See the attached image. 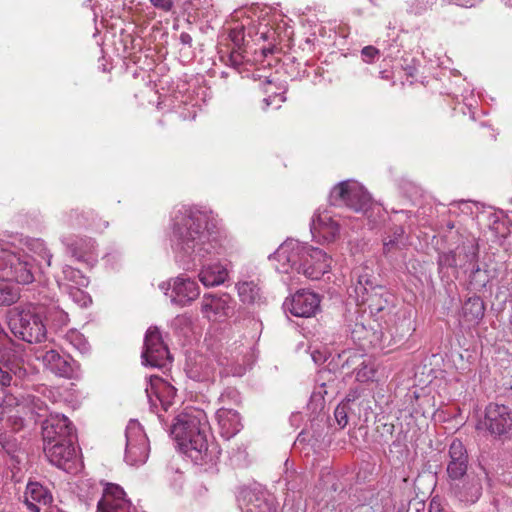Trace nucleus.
I'll list each match as a JSON object with an SVG mask.
<instances>
[{
    "label": "nucleus",
    "instance_id": "obj_1",
    "mask_svg": "<svg viewBox=\"0 0 512 512\" xmlns=\"http://www.w3.org/2000/svg\"><path fill=\"white\" fill-rule=\"evenodd\" d=\"M173 242L175 250L183 258L202 266L199 279L203 285L217 286L225 282L227 269L220 263H206L219 255L221 249L217 232L208 228L206 213L192 207L179 209L174 217Z\"/></svg>",
    "mask_w": 512,
    "mask_h": 512
},
{
    "label": "nucleus",
    "instance_id": "obj_2",
    "mask_svg": "<svg viewBox=\"0 0 512 512\" xmlns=\"http://www.w3.org/2000/svg\"><path fill=\"white\" fill-rule=\"evenodd\" d=\"M208 423L200 410L178 414L171 427V434L180 450L196 465L214 464L220 455L217 444L207 440Z\"/></svg>",
    "mask_w": 512,
    "mask_h": 512
},
{
    "label": "nucleus",
    "instance_id": "obj_3",
    "mask_svg": "<svg viewBox=\"0 0 512 512\" xmlns=\"http://www.w3.org/2000/svg\"><path fill=\"white\" fill-rule=\"evenodd\" d=\"M34 259L21 251L0 244V277L6 281L27 285L35 280Z\"/></svg>",
    "mask_w": 512,
    "mask_h": 512
},
{
    "label": "nucleus",
    "instance_id": "obj_4",
    "mask_svg": "<svg viewBox=\"0 0 512 512\" xmlns=\"http://www.w3.org/2000/svg\"><path fill=\"white\" fill-rule=\"evenodd\" d=\"M8 325L15 337L40 343L46 338V327L34 307H15L8 313Z\"/></svg>",
    "mask_w": 512,
    "mask_h": 512
},
{
    "label": "nucleus",
    "instance_id": "obj_5",
    "mask_svg": "<svg viewBox=\"0 0 512 512\" xmlns=\"http://www.w3.org/2000/svg\"><path fill=\"white\" fill-rule=\"evenodd\" d=\"M330 203L334 206H346L356 212H366L371 205L369 193L355 181H342L330 192Z\"/></svg>",
    "mask_w": 512,
    "mask_h": 512
},
{
    "label": "nucleus",
    "instance_id": "obj_6",
    "mask_svg": "<svg viewBox=\"0 0 512 512\" xmlns=\"http://www.w3.org/2000/svg\"><path fill=\"white\" fill-rule=\"evenodd\" d=\"M484 427L493 436L508 438L512 433V410L505 405L490 403L478 428Z\"/></svg>",
    "mask_w": 512,
    "mask_h": 512
},
{
    "label": "nucleus",
    "instance_id": "obj_7",
    "mask_svg": "<svg viewBox=\"0 0 512 512\" xmlns=\"http://www.w3.org/2000/svg\"><path fill=\"white\" fill-rule=\"evenodd\" d=\"M150 452L149 440L137 422H130L126 428L125 460L130 465L146 462Z\"/></svg>",
    "mask_w": 512,
    "mask_h": 512
},
{
    "label": "nucleus",
    "instance_id": "obj_8",
    "mask_svg": "<svg viewBox=\"0 0 512 512\" xmlns=\"http://www.w3.org/2000/svg\"><path fill=\"white\" fill-rule=\"evenodd\" d=\"M142 358L145 364L152 367H164L171 362L168 347L157 327H150L146 332Z\"/></svg>",
    "mask_w": 512,
    "mask_h": 512
},
{
    "label": "nucleus",
    "instance_id": "obj_9",
    "mask_svg": "<svg viewBox=\"0 0 512 512\" xmlns=\"http://www.w3.org/2000/svg\"><path fill=\"white\" fill-rule=\"evenodd\" d=\"M145 392L153 411L160 406L164 411L173 404L177 390L166 380L159 376H150Z\"/></svg>",
    "mask_w": 512,
    "mask_h": 512
},
{
    "label": "nucleus",
    "instance_id": "obj_10",
    "mask_svg": "<svg viewBox=\"0 0 512 512\" xmlns=\"http://www.w3.org/2000/svg\"><path fill=\"white\" fill-rule=\"evenodd\" d=\"M43 441H75L76 429L68 417L62 414H50L42 426Z\"/></svg>",
    "mask_w": 512,
    "mask_h": 512
},
{
    "label": "nucleus",
    "instance_id": "obj_11",
    "mask_svg": "<svg viewBox=\"0 0 512 512\" xmlns=\"http://www.w3.org/2000/svg\"><path fill=\"white\" fill-rule=\"evenodd\" d=\"M307 245L297 241H286L275 252V259L281 264L283 272L289 269L304 274Z\"/></svg>",
    "mask_w": 512,
    "mask_h": 512
},
{
    "label": "nucleus",
    "instance_id": "obj_12",
    "mask_svg": "<svg viewBox=\"0 0 512 512\" xmlns=\"http://www.w3.org/2000/svg\"><path fill=\"white\" fill-rule=\"evenodd\" d=\"M468 467L469 455L467 449L461 440L455 438L450 443L446 456L447 481L464 477L469 473Z\"/></svg>",
    "mask_w": 512,
    "mask_h": 512
},
{
    "label": "nucleus",
    "instance_id": "obj_13",
    "mask_svg": "<svg viewBox=\"0 0 512 512\" xmlns=\"http://www.w3.org/2000/svg\"><path fill=\"white\" fill-rule=\"evenodd\" d=\"M452 496L461 502L475 503L482 494L481 480L475 473H467L458 480L447 481Z\"/></svg>",
    "mask_w": 512,
    "mask_h": 512
},
{
    "label": "nucleus",
    "instance_id": "obj_14",
    "mask_svg": "<svg viewBox=\"0 0 512 512\" xmlns=\"http://www.w3.org/2000/svg\"><path fill=\"white\" fill-rule=\"evenodd\" d=\"M439 264L447 267H459L471 273H476L480 270L477 250L472 245H462L457 247L455 251L441 255L439 257Z\"/></svg>",
    "mask_w": 512,
    "mask_h": 512
},
{
    "label": "nucleus",
    "instance_id": "obj_15",
    "mask_svg": "<svg viewBox=\"0 0 512 512\" xmlns=\"http://www.w3.org/2000/svg\"><path fill=\"white\" fill-rule=\"evenodd\" d=\"M97 512H131V502L123 488L114 483H105Z\"/></svg>",
    "mask_w": 512,
    "mask_h": 512
},
{
    "label": "nucleus",
    "instance_id": "obj_16",
    "mask_svg": "<svg viewBox=\"0 0 512 512\" xmlns=\"http://www.w3.org/2000/svg\"><path fill=\"white\" fill-rule=\"evenodd\" d=\"M67 225L74 230H84L93 233H102L109 222L98 215L94 210H71L67 214Z\"/></svg>",
    "mask_w": 512,
    "mask_h": 512
},
{
    "label": "nucleus",
    "instance_id": "obj_17",
    "mask_svg": "<svg viewBox=\"0 0 512 512\" xmlns=\"http://www.w3.org/2000/svg\"><path fill=\"white\" fill-rule=\"evenodd\" d=\"M239 502L245 512H277L275 499L259 489H242Z\"/></svg>",
    "mask_w": 512,
    "mask_h": 512
},
{
    "label": "nucleus",
    "instance_id": "obj_18",
    "mask_svg": "<svg viewBox=\"0 0 512 512\" xmlns=\"http://www.w3.org/2000/svg\"><path fill=\"white\" fill-rule=\"evenodd\" d=\"M319 296L313 292L300 290L284 302V308L296 317H311L319 309Z\"/></svg>",
    "mask_w": 512,
    "mask_h": 512
},
{
    "label": "nucleus",
    "instance_id": "obj_19",
    "mask_svg": "<svg viewBox=\"0 0 512 512\" xmlns=\"http://www.w3.org/2000/svg\"><path fill=\"white\" fill-rule=\"evenodd\" d=\"M75 441H44V452L48 460L55 466L69 470L76 457Z\"/></svg>",
    "mask_w": 512,
    "mask_h": 512
},
{
    "label": "nucleus",
    "instance_id": "obj_20",
    "mask_svg": "<svg viewBox=\"0 0 512 512\" xmlns=\"http://www.w3.org/2000/svg\"><path fill=\"white\" fill-rule=\"evenodd\" d=\"M304 264V275L318 280L330 269L331 258L321 249L307 246Z\"/></svg>",
    "mask_w": 512,
    "mask_h": 512
},
{
    "label": "nucleus",
    "instance_id": "obj_21",
    "mask_svg": "<svg viewBox=\"0 0 512 512\" xmlns=\"http://www.w3.org/2000/svg\"><path fill=\"white\" fill-rule=\"evenodd\" d=\"M66 247L71 256L79 262L93 265L97 261V244L93 238H69Z\"/></svg>",
    "mask_w": 512,
    "mask_h": 512
},
{
    "label": "nucleus",
    "instance_id": "obj_22",
    "mask_svg": "<svg viewBox=\"0 0 512 512\" xmlns=\"http://www.w3.org/2000/svg\"><path fill=\"white\" fill-rule=\"evenodd\" d=\"M310 228L315 238L322 239L325 242L335 240L339 234V224L326 211L314 214Z\"/></svg>",
    "mask_w": 512,
    "mask_h": 512
},
{
    "label": "nucleus",
    "instance_id": "obj_23",
    "mask_svg": "<svg viewBox=\"0 0 512 512\" xmlns=\"http://www.w3.org/2000/svg\"><path fill=\"white\" fill-rule=\"evenodd\" d=\"M216 419L222 437L229 440L242 429L241 417L236 409L231 407H219Z\"/></svg>",
    "mask_w": 512,
    "mask_h": 512
},
{
    "label": "nucleus",
    "instance_id": "obj_24",
    "mask_svg": "<svg viewBox=\"0 0 512 512\" xmlns=\"http://www.w3.org/2000/svg\"><path fill=\"white\" fill-rule=\"evenodd\" d=\"M200 294L199 286L194 280L177 277L172 287V302L185 306L194 301Z\"/></svg>",
    "mask_w": 512,
    "mask_h": 512
},
{
    "label": "nucleus",
    "instance_id": "obj_25",
    "mask_svg": "<svg viewBox=\"0 0 512 512\" xmlns=\"http://www.w3.org/2000/svg\"><path fill=\"white\" fill-rule=\"evenodd\" d=\"M44 365L56 375L70 378L73 375V360L63 356L56 350H48L42 357Z\"/></svg>",
    "mask_w": 512,
    "mask_h": 512
},
{
    "label": "nucleus",
    "instance_id": "obj_26",
    "mask_svg": "<svg viewBox=\"0 0 512 512\" xmlns=\"http://www.w3.org/2000/svg\"><path fill=\"white\" fill-rule=\"evenodd\" d=\"M24 498L31 512H40L39 505L47 506L52 501L50 491L39 482H29L27 484Z\"/></svg>",
    "mask_w": 512,
    "mask_h": 512
},
{
    "label": "nucleus",
    "instance_id": "obj_27",
    "mask_svg": "<svg viewBox=\"0 0 512 512\" xmlns=\"http://www.w3.org/2000/svg\"><path fill=\"white\" fill-rule=\"evenodd\" d=\"M215 373L214 361L202 356L190 364L187 369L189 378L198 382H214Z\"/></svg>",
    "mask_w": 512,
    "mask_h": 512
},
{
    "label": "nucleus",
    "instance_id": "obj_28",
    "mask_svg": "<svg viewBox=\"0 0 512 512\" xmlns=\"http://www.w3.org/2000/svg\"><path fill=\"white\" fill-rule=\"evenodd\" d=\"M229 309L228 297L226 295L215 296L205 294L203 296L201 310L207 318L217 319L227 316Z\"/></svg>",
    "mask_w": 512,
    "mask_h": 512
},
{
    "label": "nucleus",
    "instance_id": "obj_29",
    "mask_svg": "<svg viewBox=\"0 0 512 512\" xmlns=\"http://www.w3.org/2000/svg\"><path fill=\"white\" fill-rule=\"evenodd\" d=\"M485 313V304L479 296L469 297L462 306V318L468 326L477 325Z\"/></svg>",
    "mask_w": 512,
    "mask_h": 512
},
{
    "label": "nucleus",
    "instance_id": "obj_30",
    "mask_svg": "<svg viewBox=\"0 0 512 512\" xmlns=\"http://www.w3.org/2000/svg\"><path fill=\"white\" fill-rule=\"evenodd\" d=\"M404 234V228L401 226L394 225L389 228L383 239V253L388 255L395 250L402 249L405 245L403 241Z\"/></svg>",
    "mask_w": 512,
    "mask_h": 512
},
{
    "label": "nucleus",
    "instance_id": "obj_31",
    "mask_svg": "<svg viewBox=\"0 0 512 512\" xmlns=\"http://www.w3.org/2000/svg\"><path fill=\"white\" fill-rule=\"evenodd\" d=\"M240 300L246 304L258 303L262 299L261 289L255 281H244L237 284Z\"/></svg>",
    "mask_w": 512,
    "mask_h": 512
},
{
    "label": "nucleus",
    "instance_id": "obj_32",
    "mask_svg": "<svg viewBox=\"0 0 512 512\" xmlns=\"http://www.w3.org/2000/svg\"><path fill=\"white\" fill-rule=\"evenodd\" d=\"M390 297L391 295L380 286L369 294V297L366 298V304L371 313L378 314L386 309Z\"/></svg>",
    "mask_w": 512,
    "mask_h": 512
},
{
    "label": "nucleus",
    "instance_id": "obj_33",
    "mask_svg": "<svg viewBox=\"0 0 512 512\" xmlns=\"http://www.w3.org/2000/svg\"><path fill=\"white\" fill-rule=\"evenodd\" d=\"M9 282L0 277V306H10L16 303L20 297L19 290Z\"/></svg>",
    "mask_w": 512,
    "mask_h": 512
},
{
    "label": "nucleus",
    "instance_id": "obj_34",
    "mask_svg": "<svg viewBox=\"0 0 512 512\" xmlns=\"http://www.w3.org/2000/svg\"><path fill=\"white\" fill-rule=\"evenodd\" d=\"M377 369L375 363L371 360H364L356 369L355 377L360 383H368L374 381Z\"/></svg>",
    "mask_w": 512,
    "mask_h": 512
},
{
    "label": "nucleus",
    "instance_id": "obj_35",
    "mask_svg": "<svg viewBox=\"0 0 512 512\" xmlns=\"http://www.w3.org/2000/svg\"><path fill=\"white\" fill-rule=\"evenodd\" d=\"M220 407H238L241 404V396L239 391L234 387H227L223 390L218 398Z\"/></svg>",
    "mask_w": 512,
    "mask_h": 512
},
{
    "label": "nucleus",
    "instance_id": "obj_36",
    "mask_svg": "<svg viewBox=\"0 0 512 512\" xmlns=\"http://www.w3.org/2000/svg\"><path fill=\"white\" fill-rule=\"evenodd\" d=\"M65 280H68L76 285H84L85 278L80 270L75 269L69 265H65L62 270Z\"/></svg>",
    "mask_w": 512,
    "mask_h": 512
},
{
    "label": "nucleus",
    "instance_id": "obj_37",
    "mask_svg": "<svg viewBox=\"0 0 512 512\" xmlns=\"http://www.w3.org/2000/svg\"><path fill=\"white\" fill-rule=\"evenodd\" d=\"M244 49L242 46L237 48H233L229 55V63L236 69H240L244 63L246 62V57L244 55Z\"/></svg>",
    "mask_w": 512,
    "mask_h": 512
},
{
    "label": "nucleus",
    "instance_id": "obj_38",
    "mask_svg": "<svg viewBox=\"0 0 512 512\" xmlns=\"http://www.w3.org/2000/svg\"><path fill=\"white\" fill-rule=\"evenodd\" d=\"M356 302L358 305L366 304V298L371 294L370 288L363 285L361 281H358L354 284L353 287Z\"/></svg>",
    "mask_w": 512,
    "mask_h": 512
},
{
    "label": "nucleus",
    "instance_id": "obj_39",
    "mask_svg": "<svg viewBox=\"0 0 512 512\" xmlns=\"http://www.w3.org/2000/svg\"><path fill=\"white\" fill-rule=\"evenodd\" d=\"M361 57L365 63H374L380 57V50L372 45L365 46L361 50Z\"/></svg>",
    "mask_w": 512,
    "mask_h": 512
},
{
    "label": "nucleus",
    "instance_id": "obj_40",
    "mask_svg": "<svg viewBox=\"0 0 512 512\" xmlns=\"http://www.w3.org/2000/svg\"><path fill=\"white\" fill-rule=\"evenodd\" d=\"M335 419L341 428L348 424V414L346 405H338L334 411Z\"/></svg>",
    "mask_w": 512,
    "mask_h": 512
},
{
    "label": "nucleus",
    "instance_id": "obj_41",
    "mask_svg": "<svg viewBox=\"0 0 512 512\" xmlns=\"http://www.w3.org/2000/svg\"><path fill=\"white\" fill-rule=\"evenodd\" d=\"M362 270H363V273L356 272L357 280L361 281L364 286L370 288L371 292H373L374 290L379 288L380 286L374 285L373 280H372V275L369 273L368 268H362Z\"/></svg>",
    "mask_w": 512,
    "mask_h": 512
},
{
    "label": "nucleus",
    "instance_id": "obj_42",
    "mask_svg": "<svg viewBox=\"0 0 512 512\" xmlns=\"http://www.w3.org/2000/svg\"><path fill=\"white\" fill-rule=\"evenodd\" d=\"M70 296L79 304L85 306L88 302H91L89 296L81 289L72 287L69 291Z\"/></svg>",
    "mask_w": 512,
    "mask_h": 512
},
{
    "label": "nucleus",
    "instance_id": "obj_43",
    "mask_svg": "<svg viewBox=\"0 0 512 512\" xmlns=\"http://www.w3.org/2000/svg\"><path fill=\"white\" fill-rule=\"evenodd\" d=\"M229 37L234 44L233 48L242 46V42L244 41L243 27L241 26V27H236V28L231 29V31L229 33Z\"/></svg>",
    "mask_w": 512,
    "mask_h": 512
},
{
    "label": "nucleus",
    "instance_id": "obj_44",
    "mask_svg": "<svg viewBox=\"0 0 512 512\" xmlns=\"http://www.w3.org/2000/svg\"><path fill=\"white\" fill-rule=\"evenodd\" d=\"M8 368V363L0 365V384L2 386H9L12 383V373L8 371Z\"/></svg>",
    "mask_w": 512,
    "mask_h": 512
},
{
    "label": "nucleus",
    "instance_id": "obj_45",
    "mask_svg": "<svg viewBox=\"0 0 512 512\" xmlns=\"http://www.w3.org/2000/svg\"><path fill=\"white\" fill-rule=\"evenodd\" d=\"M150 3L159 10L170 12L174 6L173 0H149Z\"/></svg>",
    "mask_w": 512,
    "mask_h": 512
},
{
    "label": "nucleus",
    "instance_id": "obj_46",
    "mask_svg": "<svg viewBox=\"0 0 512 512\" xmlns=\"http://www.w3.org/2000/svg\"><path fill=\"white\" fill-rule=\"evenodd\" d=\"M9 364L8 371H11L12 378H23L26 375V370L23 368L22 365L16 362H7Z\"/></svg>",
    "mask_w": 512,
    "mask_h": 512
},
{
    "label": "nucleus",
    "instance_id": "obj_47",
    "mask_svg": "<svg viewBox=\"0 0 512 512\" xmlns=\"http://www.w3.org/2000/svg\"><path fill=\"white\" fill-rule=\"evenodd\" d=\"M258 35L260 39L267 41L271 38L274 39L275 31L271 28H267L265 31L259 32Z\"/></svg>",
    "mask_w": 512,
    "mask_h": 512
},
{
    "label": "nucleus",
    "instance_id": "obj_48",
    "mask_svg": "<svg viewBox=\"0 0 512 512\" xmlns=\"http://www.w3.org/2000/svg\"><path fill=\"white\" fill-rule=\"evenodd\" d=\"M179 39H180L181 44H183L185 46H188L189 48L192 46V41L193 40H192V37H191V35L189 33L182 32L180 34Z\"/></svg>",
    "mask_w": 512,
    "mask_h": 512
},
{
    "label": "nucleus",
    "instance_id": "obj_49",
    "mask_svg": "<svg viewBox=\"0 0 512 512\" xmlns=\"http://www.w3.org/2000/svg\"><path fill=\"white\" fill-rule=\"evenodd\" d=\"M429 512H444L440 503L432 501L429 506Z\"/></svg>",
    "mask_w": 512,
    "mask_h": 512
},
{
    "label": "nucleus",
    "instance_id": "obj_50",
    "mask_svg": "<svg viewBox=\"0 0 512 512\" xmlns=\"http://www.w3.org/2000/svg\"><path fill=\"white\" fill-rule=\"evenodd\" d=\"M380 77H381L382 79H384V80H390V79H392V78H393V76H392V71L387 70V69L382 70V71H380Z\"/></svg>",
    "mask_w": 512,
    "mask_h": 512
},
{
    "label": "nucleus",
    "instance_id": "obj_51",
    "mask_svg": "<svg viewBox=\"0 0 512 512\" xmlns=\"http://www.w3.org/2000/svg\"><path fill=\"white\" fill-rule=\"evenodd\" d=\"M42 258L44 261H46L48 266L51 265L52 254L49 251L44 250Z\"/></svg>",
    "mask_w": 512,
    "mask_h": 512
},
{
    "label": "nucleus",
    "instance_id": "obj_52",
    "mask_svg": "<svg viewBox=\"0 0 512 512\" xmlns=\"http://www.w3.org/2000/svg\"><path fill=\"white\" fill-rule=\"evenodd\" d=\"M272 53H273V47H268V48L263 47L262 48V54L264 56H267L268 54H272Z\"/></svg>",
    "mask_w": 512,
    "mask_h": 512
},
{
    "label": "nucleus",
    "instance_id": "obj_53",
    "mask_svg": "<svg viewBox=\"0 0 512 512\" xmlns=\"http://www.w3.org/2000/svg\"><path fill=\"white\" fill-rule=\"evenodd\" d=\"M506 481L512 485V472H509L508 475H507V478H506Z\"/></svg>",
    "mask_w": 512,
    "mask_h": 512
},
{
    "label": "nucleus",
    "instance_id": "obj_54",
    "mask_svg": "<svg viewBox=\"0 0 512 512\" xmlns=\"http://www.w3.org/2000/svg\"><path fill=\"white\" fill-rule=\"evenodd\" d=\"M275 98H279V101H283V99L280 95H276Z\"/></svg>",
    "mask_w": 512,
    "mask_h": 512
},
{
    "label": "nucleus",
    "instance_id": "obj_55",
    "mask_svg": "<svg viewBox=\"0 0 512 512\" xmlns=\"http://www.w3.org/2000/svg\"><path fill=\"white\" fill-rule=\"evenodd\" d=\"M264 102L266 103V106H269L268 99H264Z\"/></svg>",
    "mask_w": 512,
    "mask_h": 512
}]
</instances>
